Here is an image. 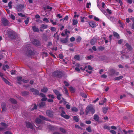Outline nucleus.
I'll return each instance as SVG.
<instances>
[{
  "label": "nucleus",
  "instance_id": "58836bf2",
  "mask_svg": "<svg viewBox=\"0 0 134 134\" xmlns=\"http://www.w3.org/2000/svg\"><path fill=\"white\" fill-rule=\"evenodd\" d=\"M86 130L88 132H91L92 131V130L90 126H89L87 128Z\"/></svg>",
  "mask_w": 134,
  "mask_h": 134
},
{
  "label": "nucleus",
  "instance_id": "aec40b11",
  "mask_svg": "<svg viewBox=\"0 0 134 134\" xmlns=\"http://www.w3.org/2000/svg\"><path fill=\"white\" fill-rule=\"evenodd\" d=\"M96 39H93L91 40L90 43L91 45H94L96 42Z\"/></svg>",
  "mask_w": 134,
  "mask_h": 134
},
{
  "label": "nucleus",
  "instance_id": "37998d69",
  "mask_svg": "<svg viewBox=\"0 0 134 134\" xmlns=\"http://www.w3.org/2000/svg\"><path fill=\"white\" fill-rule=\"evenodd\" d=\"M48 97L49 98H51L52 99H54L55 98V97L52 94H49L48 95Z\"/></svg>",
  "mask_w": 134,
  "mask_h": 134
},
{
  "label": "nucleus",
  "instance_id": "338daca9",
  "mask_svg": "<svg viewBox=\"0 0 134 134\" xmlns=\"http://www.w3.org/2000/svg\"><path fill=\"white\" fill-rule=\"evenodd\" d=\"M59 56L61 59H62L63 58V56L62 54H60Z\"/></svg>",
  "mask_w": 134,
  "mask_h": 134
},
{
  "label": "nucleus",
  "instance_id": "1a4fd4ad",
  "mask_svg": "<svg viewBox=\"0 0 134 134\" xmlns=\"http://www.w3.org/2000/svg\"><path fill=\"white\" fill-rule=\"evenodd\" d=\"M118 72H115L113 69H111L109 70V75L111 76H113L115 74L118 75Z\"/></svg>",
  "mask_w": 134,
  "mask_h": 134
},
{
  "label": "nucleus",
  "instance_id": "393cba45",
  "mask_svg": "<svg viewBox=\"0 0 134 134\" xmlns=\"http://www.w3.org/2000/svg\"><path fill=\"white\" fill-rule=\"evenodd\" d=\"M45 105V103L44 102H42L40 103L38 105V106L40 108H42L44 107Z\"/></svg>",
  "mask_w": 134,
  "mask_h": 134
},
{
  "label": "nucleus",
  "instance_id": "bb28decb",
  "mask_svg": "<svg viewBox=\"0 0 134 134\" xmlns=\"http://www.w3.org/2000/svg\"><path fill=\"white\" fill-rule=\"evenodd\" d=\"M73 119L76 122H78L79 121V118L77 116H75L73 117Z\"/></svg>",
  "mask_w": 134,
  "mask_h": 134
},
{
  "label": "nucleus",
  "instance_id": "20e7f679",
  "mask_svg": "<svg viewBox=\"0 0 134 134\" xmlns=\"http://www.w3.org/2000/svg\"><path fill=\"white\" fill-rule=\"evenodd\" d=\"M8 35L11 39H14L16 38V34L13 31H9L8 32Z\"/></svg>",
  "mask_w": 134,
  "mask_h": 134
},
{
  "label": "nucleus",
  "instance_id": "72a5a7b5",
  "mask_svg": "<svg viewBox=\"0 0 134 134\" xmlns=\"http://www.w3.org/2000/svg\"><path fill=\"white\" fill-rule=\"evenodd\" d=\"M123 77L122 76H121L118 77H116L115 78V79L116 80H119L120 79H122Z\"/></svg>",
  "mask_w": 134,
  "mask_h": 134
},
{
  "label": "nucleus",
  "instance_id": "c85d7f7f",
  "mask_svg": "<svg viewBox=\"0 0 134 134\" xmlns=\"http://www.w3.org/2000/svg\"><path fill=\"white\" fill-rule=\"evenodd\" d=\"M39 117L40 118L42 119V120H47V118H46L42 116L41 115H40L39 116Z\"/></svg>",
  "mask_w": 134,
  "mask_h": 134
},
{
  "label": "nucleus",
  "instance_id": "49530a36",
  "mask_svg": "<svg viewBox=\"0 0 134 134\" xmlns=\"http://www.w3.org/2000/svg\"><path fill=\"white\" fill-rule=\"evenodd\" d=\"M74 58L75 59L79 60L80 59V57L79 55H75Z\"/></svg>",
  "mask_w": 134,
  "mask_h": 134
},
{
  "label": "nucleus",
  "instance_id": "8fccbe9b",
  "mask_svg": "<svg viewBox=\"0 0 134 134\" xmlns=\"http://www.w3.org/2000/svg\"><path fill=\"white\" fill-rule=\"evenodd\" d=\"M22 77L21 76L18 77H17V80L19 81H22Z\"/></svg>",
  "mask_w": 134,
  "mask_h": 134
},
{
  "label": "nucleus",
  "instance_id": "e2e57ef3",
  "mask_svg": "<svg viewBox=\"0 0 134 134\" xmlns=\"http://www.w3.org/2000/svg\"><path fill=\"white\" fill-rule=\"evenodd\" d=\"M40 95L42 97H46L45 95L42 93H40Z\"/></svg>",
  "mask_w": 134,
  "mask_h": 134
},
{
  "label": "nucleus",
  "instance_id": "dca6fc26",
  "mask_svg": "<svg viewBox=\"0 0 134 134\" xmlns=\"http://www.w3.org/2000/svg\"><path fill=\"white\" fill-rule=\"evenodd\" d=\"M68 38L67 37H66L65 38H63L60 40V41L63 43H66L68 41Z\"/></svg>",
  "mask_w": 134,
  "mask_h": 134
},
{
  "label": "nucleus",
  "instance_id": "5701e85b",
  "mask_svg": "<svg viewBox=\"0 0 134 134\" xmlns=\"http://www.w3.org/2000/svg\"><path fill=\"white\" fill-rule=\"evenodd\" d=\"M125 46L127 47L128 50L131 51L132 49V47L128 43H126L125 44Z\"/></svg>",
  "mask_w": 134,
  "mask_h": 134
},
{
  "label": "nucleus",
  "instance_id": "79ce46f5",
  "mask_svg": "<svg viewBox=\"0 0 134 134\" xmlns=\"http://www.w3.org/2000/svg\"><path fill=\"white\" fill-rule=\"evenodd\" d=\"M18 15L20 16L21 17H25V15L23 14L22 13H18Z\"/></svg>",
  "mask_w": 134,
  "mask_h": 134
},
{
  "label": "nucleus",
  "instance_id": "f8f14e48",
  "mask_svg": "<svg viewBox=\"0 0 134 134\" xmlns=\"http://www.w3.org/2000/svg\"><path fill=\"white\" fill-rule=\"evenodd\" d=\"M88 24L92 28L95 27L97 26V24L93 21L89 22Z\"/></svg>",
  "mask_w": 134,
  "mask_h": 134
},
{
  "label": "nucleus",
  "instance_id": "0eeeda50",
  "mask_svg": "<svg viewBox=\"0 0 134 134\" xmlns=\"http://www.w3.org/2000/svg\"><path fill=\"white\" fill-rule=\"evenodd\" d=\"M30 91L34 93V94L35 95H37L39 94V91L38 90L34 88H31Z\"/></svg>",
  "mask_w": 134,
  "mask_h": 134
},
{
  "label": "nucleus",
  "instance_id": "c03bdc74",
  "mask_svg": "<svg viewBox=\"0 0 134 134\" xmlns=\"http://www.w3.org/2000/svg\"><path fill=\"white\" fill-rule=\"evenodd\" d=\"M70 90L71 92H75L74 89L72 87H70Z\"/></svg>",
  "mask_w": 134,
  "mask_h": 134
},
{
  "label": "nucleus",
  "instance_id": "052dcab7",
  "mask_svg": "<svg viewBox=\"0 0 134 134\" xmlns=\"http://www.w3.org/2000/svg\"><path fill=\"white\" fill-rule=\"evenodd\" d=\"M29 19L27 18L26 20L25 21V22L26 24H27L29 22Z\"/></svg>",
  "mask_w": 134,
  "mask_h": 134
},
{
  "label": "nucleus",
  "instance_id": "de8ad7c7",
  "mask_svg": "<svg viewBox=\"0 0 134 134\" xmlns=\"http://www.w3.org/2000/svg\"><path fill=\"white\" fill-rule=\"evenodd\" d=\"M60 130L62 132L65 133L66 132L65 130L63 128L61 127L60 128Z\"/></svg>",
  "mask_w": 134,
  "mask_h": 134
},
{
  "label": "nucleus",
  "instance_id": "9b49d317",
  "mask_svg": "<svg viewBox=\"0 0 134 134\" xmlns=\"http://www.w3.org/2000/svg\"><path fill=\"white\" fill-rule=\"evenodd\" d=\"M62 113L60 115L61 116L67 119H68L69 118L70 116L67 115H65V112L63 111H62Z\"/></svg>",
  "mask_w": 134,
  "mask_h": 134
},
{
  "label": "nucleus",
  "instance_id": "4be33fe9",
  "mask_svg": "<svg viewBox=\"0 0 134 134\" xmlns=\"http://www.w3.org/2000/svg\"><path fill=\"white\" fill-rule=\"evenodd\" d=\"M109 108L108 107H104L103 109V113L105 114L107 112V110H108Z\"/></svg>",
  "mask_w": 134,
  "mask_h": 134
},
{
  "label": "nucleus",
  "instance_id": "c756f323",
  "mask_svg": "<svg viewBox=\"0 0 134 134\" xmlns=\"http://www.w3.org/2000/svg\"><path fill=\"white\" fill-rule=\"evenodd\" d=\"M48 91L47 88L46 87H44L43 89H41V91L43 92H46Z\"/></svg>",
  "mask_w": 134,
  "mask_h": 134
},
{
  "label": "nucleus",
  "instance_id": "9d476101",
  "mask_svg": "<svg viewBox=\"0 0 134 134\" xmlns=\"http://www.w3.org/2000/svg\"><path fill=\"white\" fill-rule=\"evenodd\" d=\"M46 113L48 116L52 117L53 116V112L52 111L47 110L46 111Z\"/></svg>",
  "mask_w": 134,
  "mask_h": 134
},
{
  "label": "nucleus",
  "instance_id": "2f4dec72",
  "mask_svg": "<svg viewBox=\"0 0 134 134\" xmlns=\"http://www.w3.org/2000/svg\"><path fill=\"white\" fill-rule=\"evenodd\" d=\"M123 132H124L125 134H127L128 132H133L132 130H129L127 131H126L125 130H124L123 131Z\"/></svg>",
  "mask_w": 134,
  "mask_h": 134
},
{
  "label": "nucleus",
  "instance_id": "ea45409f",
  "mask_svg": "<svg viewBox=\"0 0 134 134\" xmlns=\"http://www.w3.org/2000/svg\"><path fill=\"white\" fill-rule=\"evenodd\" d=\"M57 96V99L59 100H60L61 99V97L62 96V95L61 94H60Z\"/></svg>",
  "mask_w": 134,
  "mask_h": 134
},
{
  "label": "nucleus",
  "instance_id": "a878e982",
  "mask_svg": "<svg viewBox=\"0 0 134 134\" xmlns=\"http://www.w3.org/2000/svg\"><path fill=\"white\" fill-rule=\"evenodd\" d=\"M113 35L114 36L117 37L118 38H120V36L119 34L116 32H113Z\"/></svg>",
  "mask_w": 134,
  "mask_h": 134
},
{
  "label": "nucleus",
  "instance_id": "6ab92c4d",
  "mask_svg": "<svg viewBox=\"0 0 134 134\" xmlns=\"http://www.w3.org/2000/svg\"><path fill=\"white\" fill-rule=\"evenodd\" d=\"M2 80L6 84H8L9 85H11V83L9 82V81L8 80H7L5 78H2Z\"/></svg>",
  "mask_w": 134,
  "mask_h": 134
},
{
  "label": "nucleus",
  "instance_id": "864d4df0",
  "mask_svg": "<svg viewBox=\"0 0 134 134\" xmlns=\"http://www.w3.org/2000/svg\"><path fill=\"white\" fill-rule=\"evenodd\" d=\"M51 30L52 31H54L56 30V29L54 27H52L51 28Z\"/></svg>",
  "mask_w": 134,
  "mask_h": 134
},
{
  "label": "nucleus",
  "instance_id": "69168bd1",
  "mask_svg": "<svg viewBox=\"0 0 134 134\" xmlns=\"http://www.w3.org/2000/svg\"><path fill=\"white\" fill-rule=\"evenodd\" d=\"M57 17L59 18H62V16L60 14H58L57 15Z\"/></svg>",
  "mask_w": 134,
  "mask_h": 134
},
{
  "label": "nucleus",
  "instance_id": "2eb2a0df",
  "mask_svg": "<svg viewBox=\"0 0 134 134\" xmlns=\"http://www.w3.org/2000/svg\"><path fill=\"white\" fill-rule=\"evenodd\" d=\"M99 117L97 114H95L93 116V119L96 121H99Z\"/></svg>",
  "mask_w": 134,
  "mask_h": 134
},
{
  "label": "nucleus",
  "instance_id": "680f3d73",
  "mask_svg": "<svg viewBox=\"0 0 134 134\" xmlns=\"http://www.w3.org/2000/svg\"><path fill=\"white\" fill-rule=\"evenodd\" d=\"M47 98L46 97H43V98H42L41 99V100L42 101H46L47 100Z\"/></svg>",
  "mask_w": 134,
  "mask_h": 134
},
{
  "label": "nucleus",
  "instance_id": "f03ea898",
  "mask_svg": "<svg viewBox=\"0 0 134 134\" xmlns=\"http://www.w3.org/2000/svg\"><path fill=\"white\" fill-rule=\"evenodd\" d=\"M26 55L28 57H31L34 54V53L31 50L30 47L28 46L27 49L25 52Z\"/></svg>",
  "mask_w": 134,
  "mask_h": 134
},
{
  "label": "nucleus",
  "instance_id": "39448f33",
  "mask_svg": "<svg viewBox=\"0 0 134 134\" xmlns=\"http://www.w3.org/2000/svg\"><path fill=\"white\" fill-rule=\"evenodd\" d=\"M24 8V6L23 5L19 4L17 5L16 7L17 10L19 12H23V9Z\"/></svg>",
  "mask_w": 134,
  "mask_h": 134
},
{
  "label": "nucleus",
  "instance_id": "4468645a",
  "mask_svg": "<svg viewBox=\"0 0 134 134\" xmlns=\"http://www.w3.org/2000/svg\"><path fill=\"white\" fill-rule=\"evenodd\" d=\"M32 28L34 32H37L39 31V29L38 27H36L35 26H32Z\"/></svg>",
  "mask_w": 134,
  "mask_h": 134
},
{
  "label": "nucleus",
  "instance_id": "a211bd4d",
  "mask_svg": "<svg viewBox=\"0 0 134 134\" xmlns=\"http://www.w3.org/2000/svg\"><path fill=\"white\" fill-rule=\"evenodd\" d=\"M35 122L36 123L40 124L42 122L41 120L39 118H37L35 120Z\"/></svg>",
  "mask_w": 134,
  "mask_h": 134
},
{
  "label": "nucleus",
  "instance_id": "09e8293b",
  "mask_svg": "<svg viewBox=\"0 0 134 134\" xmlns=\"http://www.w3.org/2000/svg\"><path fill=\"white\" fill-rule=\"evenodd\" d=\"M43 20L45 21L46 23H48L49 22V21L46 18H44L43 19Z\"/></svg>",
  "mask_w": 134,
  "mask_h": 134
},
{
  "label": "nucleus",
  "instance_id": "6e6d98bb",
  "mask_svg": "<svg viewBox=\"0 0 134 134\" xmlns=\"http://www.w3.org/2000/svg\"><path fill=\"white\" fill-rule=\"evenodd\" d=\"M10 17L13 20L15 19V17L12 14L10 15Z\"/></svg>",
  "mask_w": 134,
  "mask_h": 134
},
{
  "label": "nucleus",
  "instance_id": "6e6552de",
  "mask_svg": "<svg viewBox=\"0 0 134 134\" xmlns=\"http://www.w3.org/2000/svg\"><path fill=\"white\" fill-rule=\"evenodd\" d=\"M32 43L34 44L37 46H40L41 44L40 42L36 39L33 40Z\"/></svg>",
  "mask_w": 134,
  "mask_h": 134
},
{
  "label": "nucleus",
  "instance_id": "7ed1b4c3",
  "mask_svg": "<svg viewBox=\"0 0 134 134\" xmlns=\"http://www.w3.org/2000/svg\"><path fill=\"white\" fill-rule=\"evenodd\" d=\"M63 73L60 71H55L53 72L52 75L53 76L60 78L62 77L63 75Z\"/></svg>",
  "mask_w": 134,
  "mask_h": 134
},
{
  "label": "nucleus",
  "instance_id": "cd10ccee",
  "mask_svg": "<svg viewBox=\"0 0 134 134\" xmlns=\"http://www.w3.org/2000/svg\"><path fill=\"white\" fill-rule=\"evenodd\" d=\"M118 23L119 24H120L119 26L120 27L122 28L124 27V24L123 23H122L121 21L120 20L119 21H118Z\"/></svg>",
  "mask_w": 134,
  "mask_h": 134
},
{
  "label": "nucleus",
  "instance_id": "4c0bfd02",
  "mask_svg": "<svg viewBox=\"0 0 134 134\" xmlns=\"http://www.w3.org/2000/svg\"><path fill=\"white\" fill-rule=\"evenodd\" d=\"M73 23L72 24L73 25H76L78 23L77 21V20H73Z\"/></svg>",
  "mask_w": 134,
  "mask_h": 134
},
{
  "label": "nucleus",
  "instance_id": "774afa93",
  "mask_svg": "<svg viewBox=\"0 0 134 134\" xmlns=\"http://www.w3.org/2000/svg\"><path fill=\"white\" fill-rule=\"evenodd\" d=\"M110 132L113 134H116V132L113 130H111Z\"/></svg>",
  "mask_w": 134,
  "mask_h": 134
},
{
  "label": "nucleus",
  "instance_id": "bf43d9fd",
  "mask_svg": "<svg viewBox=\"0 0 134 134\" xmlns=\"http://www.w3.org/2000/svg\"><path fill=\"white\" fill-rule=\"evenodd\" d=\"M81 96L82 97L85 98H86L87 97V96L86 94L84 93H83L81 94Z\"/></svg>",
  "mask_w": 134,
  "mask_h": 134
},
{
  "label": "nucleus",
  "instance_id": "f704fd0d",
  "mask_svg": "<svg viewBox=\"0 0 134 134\" xmlns=\"http://www.w3.org/2000/svg\"><path fill=\"white\" fill-rule=\"evenodd\" d=\"M53 92L55 94L57 95L60 94L59 91H58L56 90H53Z\"/></svg>",
  "mask_w": 134,
  "mask_h": 134
},
{
  "label": "nucleus",
  "instance_id": "c9c22d12",
  "mask_svg": "<svg viewBox=\"0 0 134 134\" xmlns=\"http://www.w3.org/2000/svg\"><path fill=\"white\" fill-rule=\"evenodd\" d=\"M71 109L72 111L76 112L78 110L75 107L72 108Z\"/></svg>",
  "mask_w": 134,
  "mask_h": 134
},
{
  "label": "nucleus",
  "instance_id": "a19ab883",
  "mask_svg": "<svg viewBox=\"0 0 134 134\" xmlns=\"http://www.w3.org/2000/svg\"><path fill=\"white\" fill-rule=\"evenodd\" d=\"M68 16L66 15L65 18H63V19H60V21H61L62 20L63 21H64V20H68Z\"/></svg>",
  "mask_w": 134,
  "mask_h": 134
},
{
  "label": "nucleus",
  "instance_id": "603ef678",
  "mask_svg": "<svg viewBox=\"0 0 134 134\" xmlns=\"http://www.w3.org/2000/svg\"><path fill=\"white\" fill-rule=\"evenodd\" d=\"M64 83L65 84V86H68L69 85L68 83L66 81H64Z\"/></svg>",
  "mask_w": 134,
  "mask_h": 134
},
{
  "label": "nucleus",
  "instance_id": "7c9ffc66",
  "mask_svg": "<svg viewBox=\"0 0 134 134\" xmlns=\"http://www.w3.org/2000/svg\"><path fill=\"white\" fill-rule=\"evenodd\" d=\"M12 2L11 1L9 2L8 3V6L10 9H11L12 8Z\"/></svg>",
  "mask_w": 134,
  "mask_h": 134
},
{
  "label": "nucleus",
  "instance_id": "4d7b16f0",
  "mask_svg": "<svg viewBox=\"0 0 134 134\" xmlns=\"http://www.w3.org/2000/svg\"><path fill=\"white\" fill-rule=\"evenodd\" d=\"M107 12L109 14H111L112 13L111 10H110L109 9H107L106 10Z\"/></svg>",
  "mask_w": 134,
  "mask_h": 134
},
{
  "label": "nucleus",
  "instance_id": "3c124183",
  "mask_svg": "<svg viewBox=\"0 0 134 134\" xmlns=\"http://www.w3.org/2000/svg\"><path fill=\"white\" fill-rule=\"evenodd\" d=\"M81 40V38L80 36L78 37L77 39H76V41L77 42L80 41Z\"/></svg>",
  "mask_w": 134,
  "mask_h": 134
},
{
  "label": "nucleus",
  "instance_id": "f257e3e1",
  "mask_svg": "<svg viewBox=\"0 0 134 134\" xmlns=\"http://www.w3.org/2000/svg\"><path fill=\"white\" fill-rule=\"evenodd\" d=\"M95 112V110L92 105H90L86 108L85 113L86 115L89 114L93 115Z\"/></svg>",
  "mask_w": 134,
  "mask_h": 134
},
{
  "label": "nucleus",
  "instance_id": "5fc2aeb1",
  "mask_svg": "<svg viewBox=\"0 0 134 134\" xmlns=\"http://www.w3.org/2000/svg\"><path fill=\"white\" fill-rule=\"evenodd\" d=\"M64 88L65 90V94H68V91L67 90V88H66V87H64Z\"/></svg>",
  "mask_w": 134,
  "mask_h": 134
},
{
  "label": "nucleus",
  "instance_id": "f3484780",
  "mask_svg": "<svg viewBox=\"0 0 134 134\" xmlns=\"http://www.w3.org/2000/svg\"><path fill=\"white\" fill-rule=\"evenodd\" d=\"M21 94L23 96H25L29 94V92L26 91L22 92H21Z\"/></svg>",
  "mask_w": 134,
  "mask_h": 134
},
{
  "label": "nucleus",
  "instance_id": "0e129e2a",
  "mask_svg": "<svg viewBox=\"0 0 134 134\" xmlns=\"http://www.w3.org/2000/svg\"><path fill=\"white\" fill-rule=\"evenodd\" d=\"M1 125L2 126L4 127L7 126H8L7 124L4 123H1Z\"/></svg>",
  "mask_w": 134,
  "mask_h": 134
},
{
  "label": "nucleus",
  "instance_id": "e433bc0d",
  "mask_svg": "<svg viewBox=\"0 0 134 134\" xmlns=\"http://www.w3.org/2000/svg\"><path fill=\"white\" fill-rule=\"evenodd\" d=\"M41 27L43 29H45L47 28L48 25H46L42 24L41 25Z\"/></svg>",
  "mask_w": 134,
  "mask_h": 134
},
{
  "label": "nucleus",
  "instance_id": "13d9d810",
  "mask_svg": "<svg viewBox=\"0 0 134 134\" xmlns=\"http://www.w3.org/2000/svg\"><path fill=\"white\" fill-rule=\"evenodd\" d=\"M75 38L74 37H72L70 38V40L71 42H73L75 40Z\"/></svg>",
  "mask_w": 134,
  "mask_h": 134
},
{
  "label": "nucleus",
  "instance_id": "ddd939ff",
  "mask_svg": "<svg viewBox=\"0 0 134 134\" xmlns=\"http://www.w3.org/2000/svg\"><path fill=\"white\" fill-rule=\"evenodd\" d=\"M26 126L27 128H30L33 129V127L32 125L29 122H26Z\"/></svg>",
  "mask_w": 134,
  "mask_h": 134
},
{
  "label": "nucleus",
  "instance_id": "a18cd8bd",
  "mask_svg": "<svg viewBox=\"0 0 134 134\" xmlns=\"http://www.w3.org/2000/svg\"><path fill=\"white\" fill-rule=\"evenodd\" d=\"M103 127L104 129H107L109 130L110 129V127L107 125H104Z\"/></svg>",
  "mask_w": 134,
  "mask_h": 134
},
{
  "label": "nucleus",
  "instance_id": "473e14b6",
  "mask_svg": "<svg viewBox=\"0 0 134 134\" xmlns=\"http://www.w3.org/2000/svg\"><path fill=\"white\" fill-rule=\"evenodd\" d=\"M130 19H132L133 23L132 25L131 28L132 29L134 30V18H130Z\"/></svg>",
  "mask_w": 134,
  "mask_h": 134
},
{
  "label": "nucleus",
  "instance_id": "423d86ee",
  "mask_svg": "<svg viewBox=\"0 0 134 134\" xmlns=\"http://www.w3.org/2000/svg\"><path fill=\"white\" fill-rule=\"evenodd\" d=\"M1 21L4 26H8L10 25L9 22L5 18H3L1 20Z\"/></svg>",
  "mask_w": 134,
  "mask_h": 134
},
{
  "label": "nucleus",
  "instance_id": "412c9836",
  "mask_svg": "<svg viewBox=\"0 0 134 134\" xmlns=\"http://www.w3.org/2000/svg\"><path fill=\"white\" fill-rule=\"evenodd\" d=\"M11 102L13 104H16L17 103V101L14 99L11 98L9 99Z\"/></svg>",
  "mask_w": 134,
  "mask_h": 134
},
{
  "label": "nucleus",
  "instance_id": "b1692460",
  "mask_svg": "<svg viewBox=\"0 0 134 134\" xmlns=\"http://www.w3.org/2000/svg\"><path fill=\"white\" fill-rule=\"evenodd\" d=\"M42 39L45 41H47L48 39L46 35L43 34L42 35Z\"/></svg>",
  "mask_w": 134,
  "mask_h": 134
}]
</instances>
